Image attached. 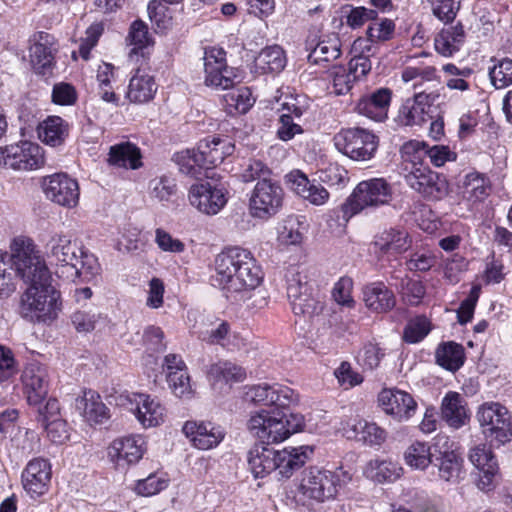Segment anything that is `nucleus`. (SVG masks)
<instances>
[{
	"label": "nucleus",
	"instance_id": "1",
	"mask_svg": "<svg viewBox=\"0 0 512 512\" xmlns=\"http://www.w3.org/2000/svg\"><path fill=\"white\" fill-rule=\"evenodd\" d=\"M11 262L16 274L29 287L21 297V314L31 321L53 320L60 309L59 293L51 284V274L34 241L25 236L10 244Z\"/></svg>",
	"mask_w": 512,
	"mask_h": 512
},
{
	"label": "nucleus",
	"instance_id": "2",
	"mask_svg": "<svg viewBox=\"0 0 512 512\" xmlns=\"http://www.w3.org/2000/svg\"><path fill=\"white\" fill-rule=\"evenodd\" d=\"M45 255L59 278L90 281L100 274L97 257L68 233H54L46 242Z\"/></svg>",
	"mask_w": 512,
	"mask_h": 512
},
{
	"label": "nucleus",
	"instance_id": "3",
	"mask_svg": "<svg viewBox=\"0 0 512 512\" xmlns=\"http://www.w3.org/2000/svg\"><path fill=\"white\" fill-rule=\"evenodd\" d=\"M215 284L228 292L253 290L263 280V272L252 253L241 247H229L214 261Z\"/></svg>",
	"mask_w": 512,
	"mask_h": 512
},
{
	"label": "nucleus",
	"instance_id": "4",
	"mask_svg": "<svg viewBox=\"0 0 512 512\" xmlns=\"http://www.w3.org/2000/svg\"><path fill=\"white\" fill-rule=\"evenodd\" d=\"M287 296L295 315L312 317L323 309L312 271L303 264L291 265L285 272Z\"/></svg>",
	"mask_w": 512,
	"mask_h": 512
},
{
	"label": "nucleus",
	"instance_id": "5",
	"mask_svg": "<svg viewBox=\"0 0 512 512\" xmlns=\"http://www.w3.org/2000/svg\"><path fill=\"white\" fill-rule=\"evenodd\" d=\"M393 195V186L385 178L363 180L341 205L342 218L347 222L364 210H375L389 205Z\"/></svg>",
	"mask_w": 512,
	"mask_h": 512
},
{
	"label": "nucleus",
	"instance_id": "6",
	"mask_svg": "<svg viewBox=\"0 0 512 512\" xmlns=\"http://www.w3.org/2000/svg\"><path fill=\"white\" fill-rule=\"evenodd\" d=\"M352 479L349 471H335L311 467L303 473L299 486L303 496L319 502L333 499Z\"/></svg>",
	"mask_w": 512,
	"mask_h": 512
},
{
	"label": "nucleus",
	"instance_id": "7",
	"mask_svg": "<svg viewBox=\"0 0 512 512\" xmlns=\"http://www.w3.org/2000/svg\"><path fill=\"white\" fill-rule=\"evenodd\" d=\"M481 433L491 447H500L512 440V417L497 402L482 404L476 413Z\"/></svg>",
	"mask_w": 512,
	"mask_h": 512
},
{
	"label": "nucleus",
	"instance_id": "8",
	"mask_svg": "<svg viewBox=\"0 0 512 512\" xmlns=\"http://www.w3.org/2000/svg\"><path fill=\"white\" fill-rule=\"evenodd\" d=\"M45 165V151L37 143L20 141L0 147V167L16 171H34Z\"/></svg>",
	"mask_w": 512,
	"mask_h": 512
},
{
	"label": "nucleus",
	"instance_id": "9",
	"mask_svg": "<svg viewBox=\"0 0 512 512\" xmlns=\"http://www.w3.org/2000/svg\"><path fill=\"white\" fill-rule=\"evenodd\" d=\"M336 148L356 161L370 160L378 147V138L363 128L343 129L334 137Z\"/></svg>",
	"mask_w": 512,
	"mask_h": 512
},
{
	"label": "nucleus",
	"instance_id": "10",
	"mask_svg": "<svg viewBox=\"0 0 512 512\" xmlns=\"http://www.w3.org/2000/svg\"><path fill=\"white\" fill-rule=\"evenodd\" d=\"M204 84L207 87L227 90L233 88L241 81L237 70L229 67L226 62V53L221 48H206L203 56Z\"/></svg>",
	"mask_w": 512,
	"mask_h": 512
},
{
	"label": "nucleus",
	"instance_id": "11",
	"mask_svg": "<svg viewBox=\"0 0 512 512\" xmlns=\"http://www.w3.org/2000/svg\"><path fill=\"white\" fill-rule=\"evenodd\" d=\"M407 185L427 200H441L449 193L445 176L432 171L428 166L412 167L405 175Z\"/></svg>",
	"mask_w": 512,
	"mask_h": 512
},
{
	"label": "nucleus",
	"instance_id": "12",
	"mask_svg": "<svg viewBox=\"0 0 512 512\" xmlns=\"http://www.w3.org/2000/svg\"><path fill=\"white\" fill-rule=\"evenodd\" d=\"M283 203V190L270 179L258 181L249 200V209L253 217L268 219L276 215Z\"/></svg>",
	"mask_w": 512,
	"mask_h": 512
},
{
	"label": "nucleus",
	"instance_id": "13",
	"mask_svg": "<svg viewBox=\"0 0 512 512\" xmlns=\"http://www.w3.org/2000/svg\"><path fill=\"white\" fill-rule=\"evenodd\" d=\"M125 406L144 428L156 427L165 420L166 409L161 402L143 393H131L120 396Z\"/></svg>",
	"mask_w": 512,
	"mask_h": 512
},
{
	"label": "nucleus",
	"instance_id": "14",
	"mask_svg": "<svg viewBox=\"0 0 512 512\" xmlns=\"http://www.w3.org/2000/svg\"><path fill=\"white\" fill-rule=\"evenodd\" d=\"M41 187L44 195L51 202L65 207L74 208L78 205L80 188L76 179L60 172L45 176Z\"/></svg>",
	"mask_w": 512,
	"mask_h": 512
},
{
	"label": "nucleus",
	"instance_id": "15",
	"mask_svg": "<svg viewBox=\"0 0 512 512\" xmlns=\"http://www.w3.org/2000/svg\"><path fill=\"white\" fill-rule=\"evenodd\" d=\"M378 404L385 414L400 423L409 421L418 409L414 397L397 388L382 389L378 394Z\"/></svg>",
	"mask_w": 512,
	"mask_h": 512
},
{
	"label": "nucleus",
	"instance_id": "16",
	"mask_svg": "<svg viewBox=\"0 0 512 512\" xmlns=\"http://www.w3.org/2000/svg\"><path fill=\"white\" fill-rule=\"evenodd\" d=\"M246 397L255 404L281 409L298 402V395L291 388L279 384L264 383L252 386L246 392Z\"/></svg>",
	"mask_w": 512,
	"mask_h": 512
},
{
	"label": "nucleus",
	"instance_id": "17",
	"mask_svg": "<svg viewBox=\"0 0 512 512\" xmlns=\"http://www.w3.org/2000/svg\"><path fill=\"white\" fill-rule=\"evenodd\" d=\"M146 451L141 435H129L115 439L108 448V457L118 469L137 463Z\"/></svg>",
	"mask_w": 512,
	"mask_h": 512
},
{
	"label": "nucleus",
	"instance_id": "18",
	"mask_svg": "<svg viewBox=\"0 0 512 512\" xmlns=\"http://www.w3.org/2000/svg\"><path fill=\"white\" fill-rule=\"evenodd\" d=\"M371 68V61L361 57H352L347 67L333 66L330 70L333 93L336 95L347 94L355 82L365 77Z\"/></svg>",
	"mask_w": 512,
	"mask_h": 512
},
{
	"label": "nucleus",
	"instance_id": "19",
	"mask_svg": "<svg viewBox=\"0 0 512 512\" xmlns=\"http://www.w3.org/2000/svg\"><path fill=\"white\" fill-rule=\"evenodd\" d=\"M23 391L30 405H39L48 394L47 367L37 361L29 362L21 375Z\"/></svg>",
	"mask_w": 512,
	"mask_h": 512
},
{
	"label": "nucleus",
	"instance_id": "20",
	"mask_svg": "<svg viewBox=\"0 0 512 512\" xmlns=\"http://www.w3.org/2000/svg\"><path fill=\"white\" fill-rule=\"evenodd\" d=\"M436 92L422 91L408 98L399 109L400 122L406 126L422 125L428 122L431 116L432 104L437 100Z\"/></svg>",
	"mask_w": 512,
	"mask_h": 512
},
{
	"label": "nucleus",
	"instance_id": "21",
	"mask_svg": "<svg viewBox=\"0 0 512 512\" xmlns=\"http://www.w3.org/2000/svg\"><path fill=\"white\" fill-rule=\"evenodd\" d=\"M188 197L193 207L207 215L217 214L227 202L224 190L210 183L192 185Z\"/></svg>",
	"mask_w": 512,
	"mask_h": 512
},
{
	"label": "nucleus",
	"instance_id": "22",
	"mask_svg": "<svg viewBox=\"0 0 512 512\" xmlns=\"http://www.w3.org/2000/svg\"><path fill=\"white\" fill-rule=\"evenodd\" d=\"M51 479V465L42 458L31 460L22 473V483L25 491L37 498L48 490Z\"/></svg>",
	"mask_w": 512,
	"mask_h": 512
},
{
	"label": "nucleus",
	"instance_id": "23",
	"mask_svg": "<svg viewBox=\"0 0 512 512\" xmlns=\"http://www.w3.org/2000/svg\"><path fill=\"white\" fill-rule=\"evenodd\" d=\"M469 460L480 472L478 487L481 490H489L499 469L491 446L479 444L473 447L469 452Z\"/></svg>",
	"mask_w": 512,
	"mask_h": 512
},
{
	"label": "nucleus",
	"instance_id": "24",
	"mask_svg": "<svg viewBox=\"0 0 512 512\" xmlns=\"http://www.w3.org/2000/svg\"><path fill=\"white\" fill-rule=\"evenodd\" d=\"M391 98L392 92L390 89L379 88L362 96L355 106V111L369 119L382 122L388 117Z\"/></svg>",
	"mask_w": 512,
	"mask_h": 512
},
{
	"label": "nucleus",
	"instance_id": "25",
	"mask_svg": "<svg viewBox=\"0 0 512 512\" xmlns=\"http://www.w3.org/2000/svg\"><path fill=\"white\" fill-rule=\"evenodd\" d=\"M373 247L379 259L389 260L410 247L408 233L402 229H386L375 236Z\"/></svg>",
	"mask_w": 512,
	"mask_h": 512
},
{
	"label": "nucleus",
	"instance_id": "26",
	"mask_svg": "<svg viewBox=\"0 0 512 512\" xmlns=\"http://www.w3.org/2000/svg\"><path fill=\"white\" fill-rule=\"evenodd\" d=\"M341 430L347 439H354L369 446H380L387 437L383 428L363 419L350 420L342 426Z\"/></svg>",
	"mask_w": 512,
	"mask_h": 512
},
{
	"label": "nucleus",
	"instance_id": "27",
	"mask_svg": "<svg viewBox=\"0 0 512 512\" xmlns=\"http://www.w3.org/2000/svg\"><path fill=\"white\" fill-rule=\"evenodd\" d=\"M182 430L190 438L193 445L201 450L216 447L224 438L223 430L211 422L187 421Z\"/></svg>",
	"mask_w": 512,
	"mask_h": 512
},
{
	"label": "nucleus",
	"instance_id": "28",
	"mask_svg": "<svg viewBox=\"0 0 512 512\" xmlns=\"http://www.w3.org/2000/svg\"><path fill=\"white\" fill-rule=\"evenodd\" d=\"M270 421L265 441L267 445L285 441L302 427V418L299 415H287L282 411H274Z\"/></svg>",
	"mask_w": 512,
	"mask_h": 512
},
{
	"label": "nucleus",
	"instance_id": "29",
	"mask_svg": "<svg viewBox=\"0 0 512 512\" xmlns=\"http://www.w3.org/2000/svg\"><path fill=\"white\" fill-rule=\"evenodd\" d=\"M313 453L310 446H300L275 450L276 472L285 478H289L295 470L300 469Z\"/></svg>",
	"mask_w": 512,
	"mask_h": 512
},
{
	"label": "nucleus",
	"instance_id": "30",
	"mask_svg": "<svg viewBox=\"0 0 512 512\" xmlns=\"http://www.w3.org/2000/svg\"><path fill=\"white\" fill-rule=\"evenodd\" d=\"M107 163L110 166L137 170L142 167L140 148L129 141H123L110 147Z\"/></svg>",
	"mask_w": 512,
	"mask_h": 512
},
{
	"label": "nucleus",
	"instance_id": "31",
	"mask_svg": "<svg viewBox=\"0 0 512 512\" xmlns=\"http://www.w3.org/2000/svg\"><path fill=\"white\" fill-rule=\"evenodd\" d=\"M288 180L291 189L313 205H323L329 199V192L322 185L311 182L299 171L290 173Z\"/></svg>",
	"mask_w": 512,
	"mask_h": 512
},
{
	"label": "nucleus",
	"instance_id": "32",
	"mask_svg": "<svg viewBox=\"0 0 512 512\" xmlns=\"http://www.w3.org/2000/svg\"><path fill=\"white\" fill-rule=\"evenodd\" d=\"M197 146L209 168L222 163L235 149L230 139L219 136H208L200 140Z\"/></svg>",
	"mask_w": 512,
	"mask_h": 512
},
{
	"label": "nucleus",
	"instance_id": "33",
	"mask_svg": "<svg viewBox=\"0 0 512 512\" xmlns=\"http://www.w3.org/2000/svg\"><path fill=\"white\" fill-rule=\"evenodd\" d=\"M38 138L46 145L58 147L69 135L68 123L59 116H49L38 124Z\"/></svg>",
	"mask_w": 512,
	"mask_h": 512
},
{
	"label": "nucleus",
	"instance_id": "34",
	"mask_svg": "<svg viewBox=\"0 0 512 512\" xmlns=\"http://www.w3.org/2000/svg\"><path fill=\"white\" fill-rule=\"evenodd\" d=\"M441 417L450 426L458 429L464 426L468 419L466 404L457 392H449L441 403Z\"/></svg>",
	"mask_w": 512,
	"mask_h": 512
},
{
	"label": "nucleus",
	"instance_id": "35",
	"mask_svg": "<svg viewBox=\"0 0 512 512\" xmlns=\"http://www.w3.org/2000/svg\"><path fill=\"white\" fill-rule=\"evenodd\" d=\"M156 91L154 77L138 68L130 79L127 98L133 103H147L154 98Z\"/></svg>",
	"mask_w": 512,
	"mask_h": 512
},
{
	"label": "nucleus",
	"instance_id": "36",
	"mask_svg": "<svg viewBox=\"0 0 512 512\" xmlns=\"http://www.w3.org/2000/svg\"><path fill=\"white\" fill-rule=\"evenodd\" d=\"M172 160L180 173L195 179L203 177L204 171L209 169L198 147L179 151L173 155Z\"/></svg>",
	"mask_w": 512,
	"mask_h": 512
},
{
	"label": "nucleus",
	"instance_id": "37",
	"mask_svg": "<svg viewBox=\"0 0 512 512\" xmlns=\"http://www.w3.org/2000/svg\"><path fill=\"white\" fill-rule=\"evenodd\" d=\"M363 300L370 310L377 313L388 312L396 304L393 292L382 282L365 286L363 290Z\"/></svg>",
	"mask_w": 512,
	"mask_h": 512
},
{
	"label": "nucleus",
	"instance_id": "38",
	"mask_svg": "<svg viewBox=\"0 0 512 512\" xmlns=\"http://www.w3.org/2000/svg\"><path fill=\"white\" fill-rule=\"evenodd\" d=\"M275 449L264 444L254 445L248 453V465L253 475L264 477L276 470Z\"/></svg>",
	"mask_w": 512,
	"mask_h": 512
},
{
	"label": "nucleus",
	"instance_id": "39",
	"mask_svg": "<svg viewBox=\"0 0 512 512\" xmlns=\"http://www.w3.org/2000/svg\"><path fill=\"white\" fill-rule=\"evenodd\" d=\"M465 42V31L461 23L443 28L435 37L436 51L444 56L451 57L460 50Z\"/></svg>",
	"mask_w": 512,
	"mask_h": 512
},
{
	"label": "nucleus",
	"instance_id": "40",
	"mask_svg": "<svg viewBox=\"0 0 512 512\" xmlns=\"http://www.w3.org/2000/svg\"><path fill=\"white\" fill-rule=\"evenodd\" d=\"M285 66L286 57L278 45L265 47L254 60L255 71L259 74L279 73Z\"/></svg>",
	"mask_w": 512,
	"mask_h": 512
},
{
	"label": "nucleus",
	"instance_id": "41",
	"mask_svg": "<svg viewBox=\"0 0 512 512\" xmlns=\"http://www.w3.org/2000/svg\"><path fill=\"white\" fill-rule=\"evenodd\" d=\"M52 37L41 33L39 39L30 48V58L34 69L42 74L46 73L54 60Z\"/></svg>",
	"mask_w": 512,
	"mask_h": 512
},
{
	"label": "nucleus",
	"instance_id": "42",
	"mask_svg": "<svg viewBox=\"0 0 512 512\" xmlns=\"http://www.w3.org/2000/svg\"><path fill=\"white\" fill-rule=\"evenodd\" d=\"M76 407L89 423H102L108 418L105 404L100 400L99 395L92 391L84 393L81 398H77Z\"/></svg>",
	"mask_w": 512,
	"mask_h": 512
},
{
	"label": "nucleus",
	"instance_id": "43",
	"mask_svg": "<svg viewBox=\"0 0 512 512\" xmlns=\"http://www.w3.org/2000/svg\"><path fill=\"white\" fill-rule=\"evenodd\" d=\"M435 356L441 367L454 372L464 364L465 352L461 344L450 341L439 345Z\"/></svg>",
	"mask_w": 512,
	"mask_h": 512
},
{
	"label": "nucleus",
	"instance_id": "44",
	"mask_svg": "<svg viewBox=\"0 0 512 512\" xmlns=\"http://www.w3.org/2000/svg\"><path fill=\"white\" fill-rule=\"evenodd\" d=\"M203 340L209 344L221 345L229 350L240 347L243 340L235 333L231 332L230 325L226 321H221L203 333Z\"/></svg>",
	"mask_w": 512,
	"mask_h": 512
},
{
	"label": "nucleus",
	"instance_id": "45",
	"mask_svg": "<svg viewBox=\"0 0 512 512\" xmlns=\"http://www.w3.org/2000/svg\"><path fill=\"white\" fill-rule=\"evenodd\" d=\"M341 55V41L337 35L328 36L322 39L308 55V61L312 64L330 62Z\"/></svg>",
	"mask_w": 512,
	"mask_h": 512
},
{
	"label": "nucleus",
	"instance_id": "46",
	"mask_svg": "<svg viewBox=\"0 0 512 512\" xmlns=\"http://www.w3.org/2000/svg\"><path fill=\"white\" fill-rule=\"evenodd\" d=\"M208 377L214 384L219 382H242L246 378L245 370L228 361H219L212 364L208 370Z\"/></svg>",
	"mask_w": 512,
	"mask_h": 512
},
{
	"label": "nucleus",
	"instance_id": "47",
	"mask_svg": "<svg viewBox=\"0 0 512 512\" xmlns=\"http://www.w3.org/2000/svg\"><path fill=\"white\" fill-rule=\"evenodd\" d=\"M439 476L441 479L456 483L463 478L462 470L463 460L454 451H445L441 453V457L437 458Z\"/></svg>",
	"mask_w": 512,
	"mask_h": 512
},
{
	"label": "nucleus",
	"instance_id": "48",
	"mask_svg": "<svg viewBox=\"0 0 512 512\" xmlns=\"http://www.w3.org/2000/svg\"><path fill=\"white\" fill-rule=\"evenodd\" d=\"M406 465L415 470H425L432 462L431 447L428 443L415 441L404 452Z\"/></svg>",
	"mask_w": 512,
	"mask_h": 512
},
{
	"label": "nucleus",
	"instance_id": "49",
	"mask_svg": "<svg viewBox=\"0 0 512 512\" xmlns=\"http://www.w3.org/2000/svg\"><path fill=\"white\" fill-rule=\"evenodd\" d=\"M401 470L397 464L391 461L371 460L365 469V474L374 481L382 483L396 480L400 476Z\"/></svg>",
	"mask_w": 512,
	"mask_h": 512
},
{
	"label": "nucleus",
	"instance_id": "50",
	"mask_svg": "<svg viewBox=\"0 0 512 512\" xmlns=\"http://www.w3.org/2000/svg\"><path fill=\"white\" fill-rule=\"evenodd\" d=\"M489 67V78L496 89H504L512 85V60L509 58H492Z\"/></svg>",
	"mask_w": 512,
	"mask_h": 512
},
{
	"label": "nucleus",
	"instance_id": "51",
	"mask_svg": "<svg viewBox=\"0 0 512 512\" xmlns=\"http://www.w3.org/2000/svg\"><path fill=\"white\" fill-rule=\"evenodd\" d=\"M128 45L133 46L129 52V60L138 58L139 52L150 44V37L146 24L140 20L134 21L126 38Z\"/></svg>",
	"mask_w": 512,
	"mask_h": 512
},
{
	"label": "nucleus",
	"instance_id": "52",
	"mask_svg": "<svg viewBox=\"0 0 512 512\" xmlns=\"http://www.w3.org/2000/svg\"><path fill=\"white\" fill-rule=\"evenodd\" d=\"M489 186L482 174L468 173L463 181V194L470 201H482L488 195Z\"/></svg>",
	"mask_w": 512,
	"mask_h": 512
},
{
	"label": "nucleus",
	"instance_id": "53",
	"mask_svg": "<svg viewBox=\"0 0 512 512\" xmlns=\"http://www.w3.org/2000/svg\"><path fill=\"white\" fill-rule=\"evenodd\" d=\"M164 0H150L147 11L151 22L156 29L163 33L172 26V12Z\"/></svg>",
	"mask_w": 512,
	"mask_h": 512
},
{
	"label": "nucleus",
	"instance_id": "54",
	"mask_svg": "<svg viewBox=\"0 0 512 512\" xmlns=\"http://www.w3.org/2000/svg\"><path fill=\"white\" fill-rule=\"evenodd\" d=\"M274 411L260 410L250 415L247 421V429L252 436L264 444L268 434L269 425Z\"/></svg>",
	"mask_w": 512,
	"mask_h": 512
},
{
	"label": "nucleus",
	"instance_id": "55",
	"mask_svg": "<svg viewBox=\"0 0 512 512\" xmlns=\"http://www.w3.org/2000/svg\"><path fill=\"white\" fill-rule=\"evenodd\" d=\"M402 80L404 82L416 81L414 88L420 86L423 82H437L440 83V78L437 75V70L433 66H408L402 71Z\"/></svg>",
	"mask_w": 512,
	"mask_h": 512
},
{
	"label": "nucleus",
	"instance_id": "56",
	"mask_svg": "<svg viewBox=\"0 0 512 512\" xmlns=\"http://www.w3.org/2000/svg\"><path fill=\"white\" fill-rule=\"evenodd\" d=\"M231 90L224 95V101L230 108H234L239 113H246L254 104L252 93L248 87L230 88Z\"/></svg>",
	"mask_w": 512,
	"mask_h": 512
},
{
	"label": "nucleus",
	"instance_id": "57",
	"mask_svg": "<svg viewBox=\"0 0 512 512\" xmlns=\"http://www.w3.org/2000/svg\"><path fill=\"white\" fill-rule=\"evenodd\" d=\"M430 329L429 320L425 316H417L407 323L403 339L407 343H417L428 335Z\"/></svg>",
	"mask_w": 512,
	"mask_h": 512
},
{
	"label": "nucleus",
	"instance_id": "58",
	"mask_svg": "<svg viewBox=\"0 0 512 512\" xmlns=\"http://www.w3.org/2000/svg\"><path fill=\"white\" fill-rule=\"evenodd\" d=\"M151 196L161 202L169 201L177 190L176 182L173 178L161 176L154 178L149 182Z\"/></svg>",
	"mask_w": 512,
	"mask_h": 512
},
{
	"label": "nucleus",
	"instance_id": "59",
	"mask_svg": "<svg viewBox=\"0 0 512 512\" xmlns=\"http://www.w3.org/2000/svg\"><path fill=\"white\" fill-rule=\"evenodd\" d=\"M167 382L174 395L179 398L189 397L193 392L186 369L168 373Z\"/></svg>",
	"mask_w": 512,
	"mask_h": 512
},
{
	"label": "nucleus",
	"instance_id": "60",
	"mask_svg": "<svg viewBox=\"0 0 512 512\" xmlns=\"http://www.w3.org/2000/svg\"><path fill=\"white\" fill-rule=\"evenodd\" d=\"M114 77V66L109 63H102L97 70V81L99 82L101 98L106 102H115L116 95L111 90V80Z\"/></svg>",
	"mask_w": 512,
	"mask_h": 512
},
{
	"label": "nucleus",
	"instance_id": "61",
	"mask_svg": "<svg viewBox=\"0 0 512 512\" xmlns=\"http://www.w3.org/2000/svg\"><path fill=\"white\" fill-rule=\"evenodd\" d=\"M101 320L102 314L93 311H76L71 316L75 329L84 333L93 331Z\"/></svg>",
	"mask_w": 512,
	"mask_h": 512
},
{
	"label": "nucleus",
	"instance_id": "62",
	"mask_svg": "<svg viewBox=\"0 0 512 512\" xmlns=\"http://www.w3.org/2000/svg\"><path fill=\"white\" fill-rule=\"evenodd\" d=\"M400 293L407 303L418 305L425 296L426 290L421 281L406 278L401 282Z\"/></svg>",
	"mask_w": 512,
	"mask_h": 512
},
{
	"label": "nucleus",
	"instance_id": "63",
	"mask_svg": "<svg viewBox=\"0 0 512 512\" xmlns=\"http://www.w3.org/2000/svg\"><path fill=\"white\" fill-rule=\"evenodd\" d=\"M167 487V480L157 474H150L147 478L138 480L135 491L141 496H152Z\"/></svg>",
	"mask_w": 512,
	"mask_h": 512
},
{
	"label": "nucleus",
	"instance_id": "64",
	"mask_svg": "<svg viewBox=\"0 0 512 512\" xmlns=\"http://www.w3.org/2000/svg\"><path fill=\"white\" fill-rule=\"evenodd\" d=\"M293 115L282 114L278 121L277 136L282 141H289L303 133L302 126L295 122Z\"/></svg>",
	"mask_w": 512,
	"mask_h": 512
}]
</instances>
